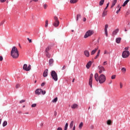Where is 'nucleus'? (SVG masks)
<instances>
[{"instance_id":"0eeeda50","label":"nucleus","mask_w":130,"mask_h":130,"mask_svg":"<svg viewBox=\"0 0 130 130\" xmlns=\"http://www.w3.org/2000/svg\"><path fill=\"white\" fill-rule=\"evenodd\" d=\"M54 19L55 20V22L53 23V26H54V27H58L59 25V21H58V18L57 17L54 16Z\"/></svg>"},{"instance_id":"f8f14e48","label":"nucleus","mask_w":130,"mask_h":130,"mask_svg":"<svg viewBox=\"0 0 130 130\" xmlns=\"http://www.w3.org/2000/svg\"><path fill=\"white\" fill-rule=\"evenodd\" d=\"M48 76V69H46L43 73V77L45 78Z\"/></svg>"},{"instance_id":"412c9836","label":"nucleus","mask_w":130,"mask_h":130,"mask_svg":"<svg viewBox=\"0 0 130 130\" xmlns=\"http://www.w3.org/2000/svg\"><path fill=\"white\" fill-rule=\"evenodd\" d=\"M129 2V0H126L124 3L123 4V5H122V7H125L126 5H127V4H128V2Z\"/></svg>"},{"instance_id":"58836bf2","label":"nucleus","mask_w":130,"mask_h":130,"mask_svg":"<svg viewBox=\"0 0 130 130\" xmlns=\"http://www.w3.org/2000/svg\"><path fill=\"white\" fill-rule=\"evenodd\" d=\"M47 4H44V9H45V10H46V9L47 8Z\"/></svg>"},{"instance_id":"09e8293b","label":"nucleus","mask_w":130,"mask_h":130,"mask_svg":"<svg viewBox=\"0 0 130 130\" xmlns=\"http://www.w3.org/2000/svg\"><path fill=\"white\" fill-rule=\"evenodd\" d=\"M108 54V52H107V50H105L104 54Z\"/></svg>"},{"instance_id":"423d86ee","label":"nucleus","mask_w":130,"mask_h":130,"mask_svg":"<svg viewBox=\"0 0 130 130\" xmlns=\"http://www.w3.org/2000/svg\"><path fill=\"white\" fill-rule=\"evenodd\" d=\"M23 70L25 71V72H29L31 70V65L29 64L28 66L27 64H24L23 67Z\"/></svg>"},{"instance_id":"5701e85b","label":"nucleus","mask_w":130,"mask_h":130,"mask_svg":"<svg viewBox=\"0 0 130 130\" xmlns=\"http://www.w3.org/2000/svg\"><path fill=\"white\" fill-rule=\"evenodd\" d=\"M50 49H51V48L49 46H48L45 49V52H49V50H50Z\"/></svg>"},{"instance_id":"bb28decb","label":"nucleus","mask_w":130,"mask_h":130,"mask_svg":"<svg viewBox=\"0 0 130 130\" xmlns=\"http://www.w3.org/2000/svg\"><path fill=\"white\" fill-rule=\"evenodd\" d=\"M79 18H82L81 14H78L76 17V21H79Z\"/></svg>"},{"instance_id":"c9c22d12","label":"nucleus","mask_w":130,"mask_h":130,"mask_svg":"<svg viewBox=\"0 0 130 130\" xmlns=\"http://www.w3.org/2000/svg\"><path fill=\"white\" fill-rule=\"evenodd\" d=\"M41 93L42 95H45V94H46V91L45 90H42V89Z\"/></svg>"},{"instance_id":"6ab92c4d","label":"nucleus","mask_w":130,"mask_h":130,"mask_svg":"<svg viewBox=\"0 0 130 130\" xmlns=\"http://www.w3.org/2000/svg\"><path fill=\"white\" fill-rule=\"evenodd\" d=\"M117 2V0H114L113 1V3H112L111 8H113V7H114V6H115V5L116 4Z\"/></svg>"},{"instance_id":"7ed1b4c3","label":"nucleus","mask_w":130,"mask_h":130,"mask_svg":"<svg viewBox=\"0 0 130 130\" xmlns=\"http://www.w3.org/2000/svg\"><path fill=\"white\" fill-rule=\"evenodd\" d=\"M51 76L53 79L55 81V82L57 81L58 80L57 78V73L55 71H52L51 72Z\"/></svg>"},{"instance_id":"8fccbe9b","label":"nucleus","mask_w":130,"mask_h":130,"mask_svg":"<svg viewBox=\"0 0 130 130\" xmlns=\"http://www.w3.org/2000/svg\"><path fill=\"white\" fill-rule=\"evenodd\" d=\"M107 61H104V62H103V65L105 66L106 64H107Z\"/></svg>"},{"instance_id":"4be33fe9","label":"nucleus","mask_w":130,"mask_h":130,"mask_svg":"<svg viewBox=\"0 0 130 130\" xmlns=\"http://www.w3.org/2000/svg\"><path fill=\"white\" fill-rule=\"evenodd\" d=\"M107 11L104 10L103 11V13L102 16L103 17H105V16H107Z\"/></svg>"},{"instance_id":"2eb2a0df","label":"nucleus","mask_w":130,"mask_h":130,"mask_svg":"<svg viewBox=\"0 0 130 130\" xmlns=\"http://www.w3.org/2000/svg\"><path fill=\"white\" fill-rule=\"evenodd\" d=\"M91 66H92V61H89L86 64V68L90 69Z\"/></svg>"},{"instance_id":"473e14b6","label":"nucleus","mask_w":130,"mask_h":130,"mask_svg":"<svg viewBox=\"0 0 130 130\" xmlns=\"http://www.w3.org/2000/svg\"><path fill=\"white\" fill-rule=\"evenodd\" d=\"M48 26V20H46L45 27L46 28Z\"/></svg>"},{"instance_id":"864d4df0","label":"nucleus","mask_w":130,"mask_h":130,"mask_svg":"<svg viewBox=\"0 0 130 130\" xmlns=\"http://www.w3.org/2000/svg\"><path fill=\"white\" fill-rule=\"evenodd\" d=\"M120 12V9H119L116 12V14H118Z\"/></svg>"},{"instance_id":"f3484780","label":"nucleus","mask_w":130,"mask_h":130,"mask_svg":"<svg viewBox=\"0 0 130 130\" xmlns=\"http://www.w3.org/2000/svg\"><path fill=\"white\" fill-rule=\"evenodd\" d=\"M120 41H121V38H117L116 39V43L118 44H119V43H120Z\"/></svg>"},{"instance_id":"69168bd1","label":"nucleus","mask_w":130,"mask_h":130,"mask_svg":"<svg viewBox=\"0 0 130 130\" xmlns=\"http://www.w3.org/2000/svg\"><path fill=\"white\" fill-rule=\"evenodd\" d=\"M18 113L20 114L22 113V112L19 111V112H18Z\"/></svg>"},{"instance_id":"c85d7f7f","label":"nucleus","mask_w":130,"mask_h":130,"mask_svg":"<svg viewBox=\"0 0 130 130\" xmlns=\"http://www.w3.org/2000/svg\"><path fill=\"white\" fill-rule=\"evenodd\" d=\"M121 71L122 73H125L126 72V69H125L124 67H123L121 68Z\"/></svg>"},{"instance_id":"c03bdc74","label":"nucleus","mask_w":130,"mask_h":130,"mask_svg":"<svg viewBox=\"0 0 130 130\" xmlns=\"http://www.w3.org/2000/svg\"><path fill=\"white\" fill-rule=\"evenodd\" d=\"M36 104H33L31 105V107H36Z\"/></svg>"},{"instance_id":"f03ea898","label":"nucleus","mask_w":130,"mask_h":130,"mask_svg":"<svg viewBox=\"0 0 130 130\" xmlns=\"http://www.w3.org/2000/svg\"><path fill=\"white\" fill-rule=\"evenodd\" d=\"M105 81H106V77H105V75H104V74H101L99 76V83L103 84V83H104Z\"/></svg>"},{"instance_id":"e433bc0d","label":"nucleus","mask_w":130,"mask_h":130,"mask_svg":"<svg viewBox=\"0 0 130 130\" xmlns=\"http://www.w3.org/2000/svg\"><path fill=\"white\" fill-rule=\"evenodd\" d=\"M111 120H108L107 121V124H108V125H110V124H111Z\"/></svg>"},{"instance_id":"a878e982","label":"nucleus","mask_w":130,"mask_h":130,"mask_svg":"<svg viewBox=\"0 0 130 130\" xmlns=\"http://www.w3.org/2000/svg\"><path fill=\"white\" fill-rule=\"evenodd\" d=\"M46 56L47 57H48V58H50V53H49V52H46Z\"/></svg>"},{"instance_id":"0e129e2a","label":"nucleus","mask_w":130,"mask_h":130,"mask_svg":"<svg viewBox=\"0 0 130 130\" xmlns=\"http://www.w3.org/2000/svg\"><path fill=\"white\" fill-rule=\"evenodd\" d=\"M2 123V119H0V124Z\"/></svg>"},{"instance_id":"4d7b16f0","label":"nucleus","mask_w":130,"mask_h":130,"mask_svg":"<svg viewBox=\"0 0 130 130\" xmlns=\"http://www.w3.org/2000/svg\"><path fill=\"white\" fill-rule=\"evenodd\" d=\"M117 7L119 8V9H120V10L121 9V7H120V5H118Z\"/></svg>"},{"instance_id":"e2e57ef3","label":"nucleus","mask_w":130,"mask_h":130,"mask_svg":"<svg viewBox=\"0 0 130 130\" xmlns=\"http://www.w3.org/2000/svg\"><path fill=\"white\" fill-rule=\"evenodd\" d=\"M97 57H96V56H95V57H94V59H97Z\"/></svg>"},{"instance_id":"dca6fc26","label":"nucleus","mask_w":130,"mask_h":130,"mask_svg":"<svg viewBox=\"0 0 130 130\" xmlns=\"http://www.w3.org/2000/svg\"><path fill=\"white\" fill-rule=\"evenodd\" d=\"M71 108H72V109H76V108H78V104H74L71 106Z\"/></svg>"},{"instance_id":"f257e3e1","label":"nucleus","mask_w":130,"mask_h":130,"mask_svg":"<svg viewBox=\"0 0 130 130\" xmlns=\"http://www.w3.org/2000/svg\"><path fill=\"white\" fill-rule=\"evenodd\" d=\"M11 55L12 57L15 59L19 57L20 54L19 53V51L18 50V48H17V47L15 46L12 47L11 51Z\"/></svg>"},{"instance_id":"72a5a7b5","label":"nucleus","mask_w":130,"mask_h":130,"mask_svg":"<svg viewBox=\"0 0 130 130\" xmlns=\"http://www.w3.org/2000/svg\"><path fill=\"white\" fill-rule=\"evenodd\" d=\"M5 22H6L5 20L1 21V22L0 23V26H3V25H4V24H5Z\"/></svg>"},{"instance_id":"338daca9","label":"nucleus","mask_w":130,"mask_h":130,"mask_svg":"<svg viewBox=\"0 0 130 130\" xmlns=\"http://www.w3.org/2000/svg\"><path fill=\"white\" fill-rule=\"evenodd\" d=\"M54 115H55V116H56V112H55Z\"/></svg>"},{"instance_id":"7c9ffc66","label":"nucleus","mask_w":130,"mask_h":130,"mask_svg":"<svg viewBox=\"0 0 130 130\" xmlns=\"http://www.w3.org/2000/svg\"><path fill=\"white\" fill-rule=\"evenodd\" d=\"M52 102H53V103H55V102H57V98H55V99H54Z\"/></svg>"},{"instance_id":"a211bd4d","label":"nucleus","mask_w":130,"mask_h":130,"mask_svg":"<svg viewBox=\"0 0 130 130\" xmlns=\"http://www.w3.org/2000/svg\"><path fill=\"white\" fill-rule=\"evenodd\" d=\"M98 49V47L97 48H95L94 50H92L91 52V55H93V54H95V53H96V51H97Z\"/></svg>"},{"instance_id":"1a4fd4ad","label":"nucleus","mask_w":130,"mask_h":130,"mask_svg":"<svg viewBox=\"0 0 130 130\" xmlns=\"http://www.w3.org/2000/svg\"><path fill=\"white\" fill-rule=\"evenodd\" d=\"M99 71V74H102L103 72H105V68L103 66H99L98 67Z\"/></svg>"},{"instance_id":"cd10ccee","label":"nucleus","mask_w":130,"mask_h":130,"mask_svg":"<svg viewBox=\"0 0 130 130\" xmlns=\"http://www.w3.org/2000/svg\"><path fill=\"white\" fill-rule=\"evenodd\" d=\"M73 126H74V121H72L71 122L70 124V128H73Z\"/></svg>"},{"instance_id":"6e6552de","label":"nucleus","mask_w":130,"mask_h":130,"mask_svg":"<svg viewBox=\"0 0 130 130\" xmlns=\"http://www.w3.org/2000/svg\"><path fill=\"white\" fill-rule=\"evenodd\" d=\"M93 82V74H91L89 77V85L90 86V88H92V83Z\"/></svg>"},{"instance_id":"de8ad7c7","label":"nucleus","mask_w":130,"mask_h":130,"mask_svg":"<svg viewBox=\"0 0 130 130\" xmlns=\"http://www.w3.org/2000/svg\"><path fill=\"white\" fill-rule=\"evenodd\" d=\"M100 51H101L100 50H99L98 51L97 55H98V56H99V55H100Z\"/></svg>"},{"instance_id":"79ce46f5","label":"nucleus","mask_w":130,"mask_h":130,"mask_svg":"<svg viewBox=\"0 0 130 130\" xmlns=\"http://www.w3.org/2000/svg\"><path fill=\"white\" fill-rule=\"evenodd\" d=\"M122 87H123L122 83L120 82V89H122Z\"/></svg>"},{"instance_id":"13d9d810","label":"nucleus","mask_w":130,"mask_h":130,"mask_svg":"<svg viewBox=\"0 0 130 130\" xmlns=\"http://www.w3.org/2000/svg\"><path fill=\"white\" fill-rule=\"evenodd\" d=\"M73 130H76V125L73 126Z\"/></svg>"},{"instance_id":"774afa93","label":"nucleus","mask_w":130,"mask_h":130,"mask_svg":"<svg viewBox=\"0 0 130 130\" xmlns=\"http://www.w3.org/2000/svg\"><path fill=\"white\" fill-rule=\"evenodd\" d=\"M107 8H108V7H107V6H106V7L105 8V10H107Z\"/></svg>"},{"instance_id":"9b49d317","label":"nucleus","mask_w":130,"mask_h":130,"mask_svg":"<svg viewBox=\"0 0 130 130\" xmlns=\"http://www.w3.org/2000/svg\"><path fill=\"white\" fill-rule=\"evenodd\" d=\"M107 28H108V24H106L105 26V34L106 37H108V32L107 31Z\"/></svg>"},{"instance_id":"5fc2aeb1","label":"nucleus","mask_w":130,"mask_h":130,"mask_svg":"<svg viewBox=\"0 0 130 130\" xmlns=\"http://www.w3.org/2000/svg\"><path fill=\"white\" fill-rule=\"evenodd\" d=\"M66 69V66H63V67L62 68V71H63Z\"/></svg>"},{"instance_id":"c756f323","label":"nucleus","mask_w":130,"mask_h":130,"mask_svg":"<svg viewBox=\"0 0 130 130\" xmlns=\"http://www.w3.org/2000/svg\"><path fill=\"white\" fill-rule=\"evenodd\" d=\"M118 32V29H116L115 30H114V31L113 32V34L114 35H116Z\"/></svg>"},{"instance_id":"49530a36","label":"nucleus","mask_w":130,"mask_h":130,"mask_svg":"<svg viewBox=\"0 0 130 130\" xmlns=\"http://www.w3.org/2000/svg\"><path fill=\"white\" fill-rule=\"evenodd\" d=\"M3 59L4 58L2 56H0V61H3Z\"/></svg>"},{"instance_id":"603ef678","label":"nucleus","mask_w":130,"mask_h":130,"mask_svg":"<svg viewBox=\"0 0 130 130\" xmlns=\"http://www.w3.org/2000/svg\"><path fill=\"white\" fill-rule=\"evenodd\" d=\"M45 85V83H44V82H43V83L41 84L42 87H43Z\"/></svg>"},{"instance_id":"9d476101","label":"nucleus","mask_w":130,"mask_h":130,"mask_svg":"<svg viewBox=\"0 0 130 130\" xmlns=\"http://www.w3.org/2000/svg\"><path fill=\"white\" fill-rule=\"evenodd\" d=\"M41 92H42V89H37L35 91V94L36 95H40V94H41Z\"/></svg>"},{"instance_id":"680f3d73","label":"nucleus","mask_w":130,"mask_h":130,"mask_svg":"<svg viewBox=\"0 0 130 130\" xmlns=\"http://www.w3.org/2000/svg\"><path fill=\"white\" fill-rule=\"evenodd\" d=\"M74 82H75V78H74L72 80V83H74Z\"/></svg>"},{"instance_id":"2f4dec72","label":"nucleus","mask_w":130,"mask_h":130,"mask_svg":"<svg viewBox=\"0 0 130 130\" xmlns=\"http://www.w3.org/2000/svg\"><path fill=\"white\" fill-rule=\"evenodd\" d=\"M7 124H8V122H7V121H5L3 123V126L5 127Z\"/></svg>"},{"instance_id":"f704fd0d","label":"nucleus","mask_w":130,"mask_h":130,"mask_svg":"<svg viewBox=\"0 0 130 130\" xmlns=\"http://www.w3.org/2000/svg\"><path fill=\"white\" fill-rule=\"evenodd\" d=\"M83 127V122H81L79 125V128H82V127Z\"/></svg>"},{"instance_id":"20e7f679","label":"nucleus","mask_w":130,"mask_h":130,"mask_svg":"<svg viewBox=\"0 0 130 130\" xmlns=\"http://www.w3.org/2000/svg\"><path fill=\"white\" fill-rule=\"evenodd\" d=\"M93 33H94V31L93 30H88L86 33L85 35L84 36V38H88V37H89V36H92L93 35Z\"/></svg>"},{"instance_id":"39448f33","label":"nucleus","mask_w":130,"mask_h":130,"mask_svg":"<svg viewBox=\"0 0 130 130\" xmlns=\"http://www.w3.org/2000/svg\"><path fill=\"white\" fill-rule=\"evenodd\" d=\"M129 56V51L127 50H125L122 52V57L123 58H126Z\"/></svg>"},{"instance_id":"393cba45","label":"nucleus","mask_w":130,"mask_h":130,"mask_svg":"<svg viewBox=\"0 0 130 130\" xmlns=\"http://www.w3.org/2000/svg\"><path fill=\"white\" fill-rule=\"evenodd\" d=\"M78 2V0H70L71 4H76Z\"/></svg>"},{"instance_id":"ddd939ff","label":"nucleus","mask_w":130,"mask_h":130,"mask_svg":"<svg viewBox=\"0 0 130 130\" xmlns=\"http://www.w3.org/2000/svg\"><path fill=\"white\" fill-rule=\"evenodd\" d=\"M84 54L87 57H89L90 56V53L88 50H85L84 52Z\"/></svg>"},{"instance_id":"a18cd8bd","label":"nucleus","mask_w":130,"mask_h":130,"mask_svg":"<svg viewBox=\"0 0 130 130\" xmlns=\"http://www.w3.org/2000/svg\"><path fill=\"white\" fill-rule=\"evenodd\" d=\"M25 100H22L19 102V103H23V102H25Z\"/></svg>"},{"instance_id":"a19ab883","label":"nucleus","mask_w":130,"mask_h":130,"mask_svg":"<svg viewBox=\"0 0 130 130\" xmlns=\"http://www.w3.org/2000/svg\"><path fill=\"white\" fill-rule=\"evenodd\" d=\"M20 84H17L16 85V89H18V88H20Z\"/></svg>"},{"instance_id":"aec40b11","label":"nucleus","mask_w":130,"mask_h":130,"mask_svg":"<svg viewBox=\"0 0 130 130\" xmlns=\"http://www.w3.org/2000/svg\"><path fill=\"white\" fill-rule=\"evenodd\" d=\"M53 59H50L49 60V66H52L53 64Z\"/></svg>"},{"instance_id":"4c0bfd02","label":"nucleus","mask_w":130,"mask_h":130,"mask_svg":"<svg viewBox=\"0 0 130 130\" xmlns=\"http://www.w3.org/2000/svg\"><path fill=\"white\" fill-rule=\"evenodd\" d=\"M69 126V123H66V124H65V126H64V128H66V129H68V127Z\"/></svg>"},{"instance_id":"37998d69","label":"nucleus","mask_w":130,"mask_h":130,"mask_svg":"<svg viewBox=\"0 0 130 130\" xmlns=\"http://www.w3.org/2000/svg\"><path fill=\"white\" fill-rule=\"evenodd\" d=\"M27 39L29 41V43H31L32 42L31 39H30L29 38H27Z\"/></svg>"},{"instance_id":"3c124183","label":"nucleus","mask_w":130,"mask_h":130,"mask_svg":"<svg viewBox=\"0 0 130 130\" xmlns=\"http://www.w3.org/2000/svg\"><path fill=\"white\" fill-rule=\"evenodd\" d=\"M86 20H87V19H86L85 17L83 18V22H86Z\"/></svg>"},{"instance_id":"ea45409f","label":"nucleus","mask_w":130,"mask_h":130,"mask_svg":"<svg viewBox=\"0 0 130 130\" xmlns=\"http://www.w3.org/2000/svg\"><path fill=\"white\" fill-rule=\"evenodd\" d=\"M116 77V75H112L111 77V79L112 80H114V79H115Z\"/></svg>"},{"instance_id":"6e6d98bb","label":"nucleus","mask_w":130,"mask_h":130,"mask_svg":"<svg viewBox=\"0 0 130 130\" xmlns=\"http://www.w3.org/2000/svg\"><path fill=\"white\" fill-rule=\"evenodd\" d=\"M6 0H0L1 3H5V2H6Z\"/></svg>"},{"instance_id":"b1692460","label":"nucleus","mask_w":130,"mask_h":130,"mask_svg":"<svg viewBox=\"0 0 130 130\" xmlns=\"http://www.w3.org/2000/svg\"><path fill=\"white\" fill-rule=\"evenodd\" d=\"M104 2H105V0H101V2L99 3V6H103Z\"/></svg>"},{"instance_id":"bf43d9fd","label":"nucleus","mask_w":130,"mask_h":130,"mask_svg":"<svg viewBox=\"0 0 130 130\" xmlns=\"http://www.w3.org/2000/svg\"><path fill=\"white\" fill-rule=\"evenodd\" d=\"M125 50H128V47H125L124 48Z\"/></svg>"},{"instance_id":"4468645a","label":"nucleus","mask_w":130,"mask_h":130,"mask_svg":"<svg viewBox=\"0 0 130 130\" xmlns=\"http://www.w3.org/2000/svg\"><path fill=\"white\" fill-rule=\"evenodd\" d=\"M94 79L96 82H99V75H98V73H95L94 75Z\"/></svg>"},{"instance_id":"052dcab7","label":"nucleus","mask_w":130,"mask_h":130,"mask_svg":"<svg viewBox=\"0 0 130 130\" xmlns=\"http://www.w3.org/2000/svg\"><path fill=\"white\" fill-rule=\"evenodd\" d=\"M107 8H108V7H109V3H108L107 4Z\"/></svg>"}]
</instances>
